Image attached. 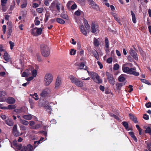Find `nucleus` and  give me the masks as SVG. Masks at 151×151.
Returning <instances> with one entry per match:
<instances>
[{
	"instance_id": "obj_45",
	"label": "nucleus",
	"mask_w": 151,
	"mask_h": 151,
	"mask_svg": "<svg viewBox=\"0 0 151 151\" xmlns=\"http://www.w3.org/2000/svg\"><path fill=\"white\" fill-rule=\"evenodd\" d=\"M8 53L7 52H5L4 53V58L6 61H8L9 58H8Z\"/></svg>"
},
{
	"instance_id": "obj_25",
	"label": "nucleus",
	"mask_w": 151,
	"mask_h": 151,
	"mask_svg": "<svg viewBox=\"0 0 151 151\" xmlns=\"http://www.w3.org/2000/svg\"><path fill=\"white\" fill-rule=\"evenodd\" d=\"M96 82L98 83H101L102 82L101 79H100L99 76L98 75L95 78V80H94Z\"/></svg>"
},
{
	"instance_id": "obj_39",
	"label": "nucleus",
	"mask_w": 151,
	"mask_h": 151,
	"mask_svg": "<svg viewBox=\"0 0 151 151\" xmlns=\"http://www.w3.org/2000/svg\"><path fill=\"white\" fill-rule=\"evenodd\" d=\"M140 81L142 82L145 83L147 84H148V85L150 84L149 82L146 79H140Z\"/></svg>"
},
{
	"instance_id": "obj_56",
	"label": "nucleus",
	"mask_w": 151,
	"mask_h": 151,
	"mask_svg": "<svg viewBox=\"0 0 151 151\" xmlns=\"http://www.w3.org/2000/svg\"><path fill=\"white\" fill-rule=\"evenodd\" d=\"M132 87H133V86L131 85H129V86L128 88H130L129 90L128 91V92L129 93H130L133 91V89Z\"/></svg>"
},
{
	"instance_id": "obj_55",
	"label": "nucleus",
	"mask_w": 151,
	"mask_h": 151,
	"mask_svg": "<svg viewBox=\"0 0 151 151\" xmlns=\"http://www.w3.org/2000/svg\"><path fill=\"white\" fill-rule=\"evenodd\" d=\"M145 106L147 108H149L151 107V103L148 102L145 104Z\"/></svg>"
},
{
	"instance_id": "obj_42",
	"label": "nucleus",
	"mask_w": 151,
	"mask_h": 151,
	"mask_svg": "<svg viewBox=\"0 0 151 151\" xmlns=\"http://www.w3.org/2000/svg\"><path fill=\"white\" fill-rule=\"evenodd\" d=\"M76 52V50L72 49L70 51V54L71 55H74Z\"/></svg>"
},
{
	"instance_id": "obj_32",
	"label": "nucleus",
	"mask_w": 151,
	"mask_h": 151,
	"mask_svg": "<svg viewBox=\"0 0 151 151\" xmlns=\"http://www.w3.org/2000/svg\"><path fill=\"white\" fill-rule=\"evenodd\" d=\"M93 44L95 46L98 47L99 45V41L97 39L94 38L93 40Z\"/></svg>"
},
{
	"instance_id": "obj_13",
	"label": "nucleus",
	"mask_w": 151,
	"mask_h": 151,
	"mask_svg": "<svg viewBox=\"0 0 151 151\" xmlns=\"http://www.w3.org/2000/svg\"><path fill=\"white\" fill-rule=\"evenodd\" d=\"M6 95V93L3 91H0V101H3L4 98V96Z\"/></svg>"
},
{
	"instance_id": "obj_58",
	"label": "nucleus",
	"mask_w": 151,
	"mask_h": 151,
	"mask_svg": "<svg viewBox=\"0 0 151 151\" xmlns=\"http://www.w3.org/2000/svg\"><path fill=\"white\" fill-rule=\"evenodd\" d=\"M77 6L76 4H74L71 6V8L73 10L77 8Z\"/></svg>"
},
{
	"instance_id": "obj_5",
	"label": "nucleus",
	"mask_w": 151,
	"mask_h": 151,
	"mask_svg": "<svg viewBox=\"0 0 151 151\" xmlns=\"http://www.w3.org/2000/svg\"><path fill=\"white\" fill-rule=\"evenodd\" d=\"M106 76L109 83L112 85H114L115 83V78L113 75L109 72H106Z\"/></svg>"
},
{
	"instance_id": "obj_48",
	"label": "nucleus",
	"mask_w": 151,
	"mask_h": 151,
	"mask_svg": "<svg viewBox=\"0 0 151 151\" xmlns=\"http://www.w3.org/2000/svg\"><path fill=\"white\" fill-rule=\"evenodd\" d=\"M81 14V11L80 10H77L74 13V14L77 16L80 15Z\"/></svg>"
},
{
	"instance_id": "obj_29",
	"label": "nucleus",
	"mask_w": 151,
	"mask_h": 151,
	"mask_svg": "<svg viewBox=\"0 0 151 151\" xmlns=\"http://www.w3.org/2000/svg\"><path fill=\"white\" fill-rule=\"evenodd\" d=\"M48 93V92L47 91L44 90L42 91L40 94V95L43 97H45L47 96Z\"/></svg>"
},
{
	"instance_id": "obj_64",
	"label": "nucleus",
	"mask_w": 151,
	"mask_h": 151,
	"mask_svg": "<svg viewBox=\"0 0 151 151\" xmlns=\"http://www.w3.org/2000/svg\"><path fill=\"white\" fill-rule=\"evenodd\" d=\"M27 73L25 71L23 72L22 73V76L23 77H27Z\"/></svg>"
},
{
	"instance_id": "obj_59",
	"label": "nucleus",
	"mask_w": 151,
	"mask_h": 151,
	"mask_svg": "<svg viewBox=\"0 0 151 151\" xmlns=\"http://www.w3.org/2000/svg\"><path fill=\"white\" fill-rule=\"evenodd\" d=\"M6 26L5 25H4L2 27L3 32V34H5L6 32Z\"/></svg>"
},
{
	"instance_id": "obj_37",
	"label": "nucleus",
	"mask_w": 151,
	"mask_h": 151,
	"mask_svg": "<svg viewBox=\"0 0 151 151\" xmlns=\"http://www.w3.org/2000/svg\"><path fill=\"white\" fill-rule=\"evenodd\" d=\"M60 3L58 2L57 3L56 5L55 6L57 10L59 12H60Z\"/></svg>"
},
{
	"instance_id": "obj_40",
	"label": "nucleus",
	"mask_w": 151,
	"mask_h": 151,
	"mask_svg": "<svg viewBox=\"0 0 151 151\" xmlns=\"http://www.w3.org/2000/svg\"><path fill=\"white\" fill-rule=\"evenodd\" d=\"M119 65L117 63L114 64L113 67V69L114 70H117L119 68Z\"/></svg>"
},
{
	"instance_id": "obj_15",
	"label": "nucleus",
	"mask_w": 151,
	"mask_h": 151,
	"mask_svg": "<svg viewBox=\"0 0 151 151\" xmlns=\"http://www.w3.org/2000/svg\"><path fill=\"white\" fill-rule=\"evenodd\" d=\"M60 17L63 19L68 20H69V18L68 16L66 13L63 12L60 14Z\"/></svg>"
},
{
	"instance_id": "obj_1",
	"label": "nucleus",
	"mask_w": 151,
	"mask_h": 151,
	"mask_svg": "<svg viewBox=\"0 0 151 151\" xmlns=\"http://www.w3.org/2000/svg\"><path fill=\"white\" fill-rule=\"evenodd\" d=\"M11 145L12 147L17 149L18 151H32L33 150L32 146L30 144H28L27 146H22V144H18L16 139L11 143Z\"/></svg>"
},
{
	"instance_id": "obj_28",
	"label": "nucleus",
	"mask_w": 151,
	"mask_h": 151,
	"mask_svg": "<svg viewBox=\"0 0 151 151\" xmlns=\"http://www.w3.org/2000/svg\"><path fill=\"white\" fill-rule=\"evenodd\" d=\"M45 108L46 109V111L48 112V113L50 114L51 111L52 110L51 107L50 105H47L45 106Z\"/></svg>"
},
{
	"instance_id": "obj_3",
	"label": "nucleus",
	"mask_w": 151,
	"mask_h": 151,
	"mask_svg": "<svg viewBox=\"0 0 151 151\" xmlns=\"http://www.w3.org/2000/svg\"><path fill=\"white\" fill-rule=\"evenodd\" d=\"M68 78L70 80L72 83H74L77 87L81 88L83 86L84 82L81 81L73 75L69 76Z\"/></svg>"
},
{
	"instance_id": "obj_9",
	"label": "nucleus",
	"mask_w": 151,
	"mask_h": 151,
	"mask_svg": "<svg viewBox=\"0 0 151 151\" xmlns=\"http://www.w3.org/2000/svg\"><path fill=\"white\" fill-rule=\"evenodd\" d=\"M130 54L134 60H138L137 53L135 50L132 49H131L130 51Z\"/></svg>"
},
{
	"instance_id": "obj_22",
	"label": "nucleus",
	"mask_w": 151,
	"mask_h": 151,
	"mask_svg": "<svg viewBox=\"0 0 151 151\" xmlns=\"http://www.w3.org/2000/svg\"><path fill=\"white\" fill-rule=\"evenodd\" d=\"M131 13L132 16V22L134 23H135L136 22V20L135 14L132 11H131Z\"/></svg>"
},
{
	"instance_id": "obj_16",
	"label": "nucleus",
	"mask_w": 151,
	"mask_h": 151,
	"mask_svg": "<svg viewBox=\"0 0 151 151\" xmlns=\"http://www.w3.org/2000/svg\"><path fill=\"white\" fill-rule=\"evenodd\" d=\"M80 29L81 32L85 35L86 36L87 33L83 25H81L80 27Z\"/></svg>"
},
{
	"instance_id": "obj_57",
	"label": "nucleus",
	"mask_w": 151,
	"mask_h": 151,
	"mask_svg": "<svg viewBox=\"0 0 151 151\" xmlns=\"http://www.w3.org/2000/svg\"><path fill=\"white\" fill-rule=\"evenodd\" d=\"M116 88L117 89L120 90L121 89L122 86L119 83H116Z\"/></svg>"
},
{
	"instance_id": "obj_31",
	"label": "nucleus",
	"mask_w": 151,
	"mask_h": 151,
	"mask_svg": "<svg viewBox=\"0 0 151 151\" xmlns=\"http://www.w3.org/2000/svg\"><path fill=\"white\" fill-rule=\"evenodd\" d=\"M105 47L106 48H109V40L108 38L106 37L105 38Z\"/></svg>"
},
{
	"instance_id": "obj_6",
	"label": "nucleus",
	"mask_w": 151,
	"mask_h": 151,
	"mask_svg": "<svg viewBox=\"0 0 151 151\" xmlns=\"http://www.w3.org/2000/svg\"><path fill=\"white\" fill-rule=\"evenodd\" d=\"M53 77L52 74H46L44 78L45 84L46 86L49 85L52 82Z\"/></svg>"
},
{
	"instance_id": "obj_27",
	"label": "nucleus",
	"mask_w": 151,
	"mask_h": 151,
	"mask_svg": "<svg viewBox=\"0 0 151 151\" xmlns=\"http://www.w3.org/2000/svg\"><path fill=\"white\" fill-rule=\"evenodd\" d=\"M19 121L21 123L25 125H27L29 123L28 121L24 119H22L21 118L19 119Z\"/></svg>"
},
{
	"instance_id": "obj_61",
	"label": "nucleus",
	"mask_w": 151,
	"mask_h": 151,
	"mask_svg": "<svg viewBox=\"0 0 151 151\" xmlns=\"http://www.w3.org/2000/svg\"><path fill=\"white\" fill-rule=\"evenodd\" d=\"M131 137H132V138L134 140V141L136 142H137V139L136 137V136L134 135V134L131 136Z\"/></svg>"
},
{
	"instance_id": "obj_44",
	"label": "nucleus",
	"mask_w": 151,
	"mask_h": 151,
	"mask_svg": "<svg viewBox=\"0 0 151 151\" xmlns=\"http://www.w3.org/2000/svg\"><path fill=\"white\" fill-rule=\"evenodd\" d=\"M32 73L33 76L34 77H35L37 74V71L36 70H34L32 71Z\"/></svg>"
},
{
	"instance_id": "obj_17",
	"label": "nucleus",
	"mask_w": 151,
	"mask_h": 151,
	"mask_svg": "<svg viewBox=\"0 0 151 151\" xmlns=\"http://www.w3.org/2000/svg\"><path fill=\"white\" fill-rule=\"evenodd\" d=\"M92 52L95 58L97 60H98L99 59V56L98 52L96 50H94L92 51Z\"/></svg>"
},
{
	"instance_id": "obj_62",
	"label": "nucleus",
	"mask_w": 151,
	"mask_h": 151,
	"mask_svg": "<svg viewBox=\"0 0 151 151\" xmlns=\"http://www.w3.org/2000/svg\"><path fill=\"white\" fill-rule=\"evenodd\" d=\"M131 137H132V138L134 140V141L136 142H137V139L136 137V136L134 135V134L131 136Z\"/></svg>"
},
{
	"instance_id": "obj_34",
	"label": "nucleus",
	"mask_w": 151,
	"mask_h": 151,
	"mask_svg": "<svg viewBox=\"0 0 151 151\" xmlns=\"http://www.w3.org/2000/svg\"><path fill=\"white\" fill-rule=\"evenodd\" d=\"M145 132L146 133L149 134L150 135L151 134V128L149 127H147L146 130H145Z\"/></svg>"
},
{
	"instance_id": "obj_54",
	"label": "nucleus",
	"mask_w": 151,
	"mask_h": 151,
	"mask_svg": "<svg viewBox=\"0 0 151 151\" xmlns=\"http://www.w3.org/2000/svg\"><path fill=\"white\" fill-rule=\"evenodd\" d=\"M147 148L149 151H151V142L147 144Z\"/></svg>"
},
{
	"instance_id": "obj_53",
	"label": "nucleus",
	"mask_w": 151,
	"mask_h": 151,
	"mask_svg": "<svg viewBox=\"0 0 151 151\" xmlns=\"http://www.w3.org/2000/svg\"><path fill=\"white\" fill-rule=\"evenodd\" d=\"M50 16V15H47L46 14H45V20H44V21H45V23H46L48 19V18H49V17Z\"/></svg>"
},
{
	"instance_id": "obj_52",
	"label": "nucleus",
	"mask_w": 151,
	"mask_h": 151,
	"mask_svg": "<svg viewBox=\"0 0 151 151\" xmlns=\"http://www.w3.org/2000/svg\"><path fill=\"white\" fill-rule=\"evenodd\" d=\"M14 46V43L11 41H10V48L12 50L13 48V47Z\"/></svg>"
},
{
	"instance_id": "obj_4",
	"label": "nucleus",
	"mask_w": 151,
	"mask_h": 151,
	"mask_svg": "<svg viewBox=\"0 0 151 151\" xmlns=\"http://www.w3.org/2000/svg\"><path fill=\"white\" fill-rule=\"evenodd\" d=\"M122 70L123 72L129 74H132L136 76L139 75V73L136 72V70L135 68H129L127 67L123 66Z\"/></svg>"
},
{
	"instance_id": "obj_33",
	"label": "nucleus",
	"mask_w": 151,
	"mask_h": 151,
	"mask_svg": "<svg viewBox=\"0 0 151 151\" xmlns=\"http://www.w3.org/2000/svg\"><path fill=\"white\" fill-rule=\"evenodd\" d=\"M41 124H36L35 126L31 127L30 128L33 129H37L41 127Z\"/></svg>"
},
{
	"instance_id": "obj_41",
	"label": "nucleus",
	"mask_w": 151,
	"mask_h": 151,
	"mask_svg": "<svg viewBox=\"0 0 151 151\" xmlns=\"http://www.w3.org/2000/svg\"><path fill=\"white\" fill-rule=\"evenodd\" d=\"M16 100L13 98L10 97V104H14L15 103Z\"/></svg>"
},
{
	"instance_id": "obj_51",
	"label": "nucleus",
	"mask_w": 151,
	"mask_h": 151,
	"mask_svg": "<svg viewBox=\"0 0 151 151\" xmlns=\"http://www.w3.org/2000/svg\"><path fill=\"white\" fill-rule=\"evenodd\" d=\"M27 1H26L23 4H22L21 6V7L22 8H23L27 6Z\"/></svg>"
},
{
	"instance_id": "obj_21",
	"label": "nucleus",
	"mask_w": 151,
	"mask_h": 151,
	"mask_svg": "<svg viewBox=\"0 0 151 151\" xmlns=\"http://www.w3.org/2000/svg\"><path fill=\"white\" fill-rule=\"evenodd\" d=\"M122 124L124 127L125 129L127 130H132L131 129H129V125L128 123L126 122H122Z\"/></svg>"
},
{
	"instance_id": "obj_18",
	"label": "nucleus",
	"mask_w": 151,
	"mask_h": 151,
	"mask_svg": "<svg viewBox=\"0 0 151 151\" xmlns=\"http://www.w3.org/2000/svg\"><path fill=\"white\" fill-rule=\"evenodd\" d=\"M58 1L56 0H55L51 3L50 6V8L51 11H53L54 7L56 6L57 3L58 2Z\"/></svg>"
},
{
	"instance_id": "obj_36",
	"label": "nucleus",
	"mask_w": 151,
	"mask_h": 151,
	"mask_svg": "<svg viewBox=\"0 0 151 151\" xmlns=\"http://www.w3.org/2000/svg\"><path fill=\"white\" fill-rule=\"evenodd\" d=\"M36 56L37 57V61L39 62H41L42 61L41 56L39 53H37L36 54Z\"/></svg>"
},
{
	"instance_id": "obj_14",
	"label": "nucleus",
	"mask_w": 151,
	"mask_h": 151,
	"mask_svg": "<svg viewBox=\"0 0 151 151\" xmlns=\"http://www.w3.org/2000/svg\"><path fill=\"white\" fill-rule=\"evenodd\" d=\"M61 81L60 79L58 77H57L55 83V88H57L60 86L61 84Z\"/></svg>"
},
{
	"instance_id": "obj_50",
	"label": "nucleus",
	"mask_w": 151,
	"mask_h": 151,
	"mask_svg": "<svg viewBox=\"0 0 151 151\" xmlns=\"http://www.w3.org/2000/svg\"><path fill=\"white\" fill-rule=\"evenodd\" d=\"M112 61V58L111 57L108 58L107 60V62L109 63H111Z\"/></svg>"
},
{
	"instance_id": "obj_8",
	"label": "nucleus",
	"mask_w": 151,
	"mask_h": 151,
	"mask_svg": "<svg viewBox=\"0 0 151 151\" xmlns=\"http://www.w3.org/2000/svg\"><path fill=\"white\" fill-rule=\"evenodd\" d=\"M91 26V32L95 33L98 31L99 25L95 22H92Z\"/></svg>"
},
{
	"instance_id": "obj_30",
	"label": "nucleus",
	"mask_w": 151,
	"mask_h": 151,
	"mask_svg": "<svg viewBox=\"0 0 151 151\" xmlns=\"http://www.w3.org/2000/svg\"><path fill=\"white\" fill-rule=\"evenodd\" d=\"M42 29L41 28H37L36 30L37 36L40 35L42 34Z\"/></svg>"
},
{
	"instance_id": "obj_49",
	"label": "nucleus",
	"mask_w": 151,
	"mask_h": 151,
	"mask_svg": "<svg viewBox=\"0 0 151 151\" xmlns=\"http://www.w3.org/2000/svg\"><path fill=\"white\" fill-rule=\"evenodd\" d=\"M143 118L145 120H148L149 119V117L148 115L146 114L143 115Z\"/></svg>"
},
{
	"instance_id": "obj_63",
	"label": "nucleus",
	"mask_w": 151,
	"mask_h": 151,
	"mask_svg": "<svg viewBox=\"0 0 151 151\" xmlns=\"http://www.w3.org/2000/svg\"><path fill=\"white\" fill-rule=\"evenodd\" d=\"M34 22L36 25H38L40 24V22L38 20H35Z\"/></svg>"
},
{
	"instance_id": "obj_10",
	"label": "nucleus",
	"mask_w": 151,
	"mask_h": 151,
	"mask_svg": "<svg viewBox=\"0 0 151 151\" xmlns=\"http://www.w3.org/2000/svg\"><path fill=\"white\" fill-rule=\"evenodd\" d=\"M0 116L1 118L5 121V123L9 126V117L4 114L1 115Z\"/></svg>"
},
{
	"instance_id": "obj_38",
	"label": "nucleus",
	"mask_w": 151,
	"mask_h": 151,
	"mask_svg": "<svg viewBox=\"0 0 151 151\" xmlns=\"http://www.w3.org/2000/svg\"><path fill=\"white\" fill-rule=\"evenodd\" d=\"M7 0H1V5L2 7L4 6L6 4Z\"/></svg>"
},
{
	"instance_id": "obj_2",
	"label": "nucleus",
	"mask_w": 151,
	"mask_h": 151,
	"mask_svg": "<svg viewBox=\"0 0 151 151\" xmlns=\"http://www.w3.org/2000/svg\"><path fill=\"white\" fill-rule=\"evenodd\" d=\"M40 49L42 55L45 57L49 56L50 54V50L48 46L44 44L40 46Z\"/></svg>"
},
{
	"instance_id": "obj_26",
	"label": "nucleus",
	"mask_w": 151,
	"mask_h": 151,
	"mask_svg": "<svg viewBox=\"0 0 151 151\" xmlns=\"http://www.w3.org/2000/svg\"><path fill=\"white\" fill-rule=\"evenodd\" d=\"M23 117L26 120H30L32 119V116L30 114L27 115H24L23 116Z\"/></svg>"
},
{
	"instance_id": "obj_19",
	"label": "nucleus",
	"mask_w": 151,
	"mask_h": 151,
	"mask_svg": "<svg viewBox=\"0 0 151 151\" xmlns=\"http://www.w3.org/2000/svg\"><path fill=\"white\" fill-rule=\"evenodd\" d=\"M90 75L91 76L92 79L95 80L96 77L98 75V74L93 72H91Z\"/></svg>"
},
{
	"instance_id": "obj_20",
	"label": "nucleus",
	"mask_w": 151,
	"mask_h": 151,
	"mask_svg": "<svg viewBox=\"0 0 151 151\" xmlns=\"http://www.w3.org/2000/svg\"><path fill=\"white\" fill-rule=\"evenodd\" d=\"M125 80V78L124 77V75L123 74H122L119 76L118 78V81L120 82H124Z\"/></svg>"
},
{
	"instance_id": "obj_12",
	"label": "nucleus",
	"mask_w": 151,
	"mask_h": 151,
	"mask_svg": "<svg viewBox=\"0 0 151 151\" xmlns=\"http://www.w3.org/2000/svg\"><path fill=\"white\" fill-rule=\"evenodd\" d=\"M26 108L25 107H22L19 109H15L14 110V111L16 113H21L23 112H25V109Z\"/></svg>"
},
{
	"instance_id": "obj_46",
	"label": "nucleus",
	"mask_w": 151,
	"mask_h": 151,
	"mask_svg": "<svg viewBox=\"0 0 151 151\" xmlns=\"http://www.w3.org/2000/svg\"><path fill=\"white\" fill-rule=\"evenodd\" d=\"M30 96H35V98H34V99L36 101H37V100H38V99H39V98L37 97L38 95H37V93H34L33 95H32V94H30Z\"/></svg>"
},
{
	"instance_id": "obj_24",
	"label": "nucleus",
	"mask_w": 151,
	"mask_h": 151,
	"mask_svg": "<svg viewBox=\"0 0 151 151\" xmlns=\"http://www.w3.org/2000/svg\"><path fill=\"white\" fill-rule=\"evenodd\" d=\"M37 28V27H35L34 28L32 29L31 30V33L32 35H33L34 36H37L36 30Z\"/></svg>"
},
{
	"instance_id": "obj_47",
	"label": "nucleus",
	"mask_w": 151,
	"mask_h": 151,
	"mask_svg": "<svg viewBox=\"0 0 151 151\" xmlns=\"http://www.w3.org/2000/svg\"><path fill=\"white\" fill-rule=\"evenodd\" d=\"M36 11L40 13H42L43 11V9L42 8H37L36 9Z\"/></svg>"
},
{
	"instance_id": "obj_35",
	"label": "nucleus",
	"mask_w": 151,
	"mask_h": 151,
	"mask_svg": "<svg viewBox=\"0 0 151 151\" xmlns=\"http://www.w3.org/2000/svg\"><path fill=\"white\" fill-rule=\"evenodd\" d=\"M85 66V65L84 64V63L82 62L80 64L79 67L81 69H84V67ZM87 68V67L86 66H85V68H84L85 70H86Z\"/></svg>"
},
{
	"instance_id": "obj_11",
	"label": "nucleus",
	"mask_w": 151,
	"mask_h": 151,
	"mask_svg": "<svg viewBox=\"0 0 151 151\" xmlns=\"http://www.w3.org/2000/svg\"><path fill=\"white\" fill-rule=\"evenodd\" d=\"M93 9H95L97 11H99L100 10L99 7L98 5H97L95 2L93 1L92 3H91L90 4Z\"/></svg>"
},
{
	"instance_id": "obj_23",
	"label": "nucleus",
	"mask_w": 151,
	"mask_h": 151,
	"mask_svg": "<svg viewBox=\"0 0 151 151\" xmlns=\"http://www.w3.org/2000/svg\"><path fill=\"white\" fill-rule=\"evenodd\" d=\"M56 21L58 23L62 24H65V21L63 20L62 19L59 18H56Z\"/></svg>"
},
{
	"instance_id": "obj_43",
	"label": "nucleus",
	"mask_w": 151,
	"mask_h": 151,
	"mask_svg": "<svg viewBox=\"0 0 151 151\" xmlns=\"http://www.w3.org/2000/svg\"><path fill=\"white\" fill-rule=\"evenodd\" d=\"M15 5V3L14 0L13 2L12 3L11 5L10 6V10H12L14 8Z\"/></svg>"
},
{
	"instance_id": "obj_60",
	"label": "nucleus",
	"mask_w": 151,
	"mask_h": 151,
	"mask_svg": "<svg viewBox=\"0 0 151 151\" xmlns=\"http://www.w3.org/2000/svg\"><path fill=\"white\" fill-rule=\"evenodd\" d=\"M129 115L130 119L132 120L135 117V116L132 114H129Z\"/></svg>"
},
{
	"instance_id": "obj_7",
	"label": "nucleus",
	"mask_w": 151,
	"mask_h": 151,
	"mask_svg": "<svg viewBox=\"0 0 151 151\" xmlns=\"http://www.w3.org/2000/svg\"><path fill=\"white\" fill-rule=\"evenodd\" d=\"M12 134L14 137H16L21 135L22 134H20L19 131L17 130V125L16 124L14 125L13 127Z\"/></svg>"
}]
</instances>
